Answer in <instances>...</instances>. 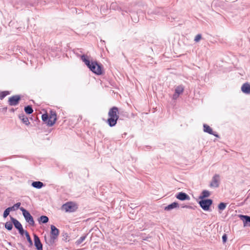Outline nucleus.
<instances>
[{"label": "nucleus", "mask_w": 250, "mask_h": 250, "mask_svg": "<svg viewBox=\"0 0 250 250\" xmlns=\"http://www.w3.org/2000/svg\"><path fill=\"white\" fill-rule=\"evenodd\" d=\"M184 87L183 85H180L176 87L175 88V94H181L183 92Z\"/></svg>", "instance_id": "6ab92c4d"}, {"label": "nucleus", "mask_w": 250, "mask_h": 250, "mask_svg": "<svg viewBox=\"0 0 250 250\" xmlns=\"http://www.w3.org/2000/svg\"><path fill=\"white\" fill-rule=\"evenodd\" d=\"M78 208L77 205L73 202H68L63 204L62 206V209L66 212H74Z\"/></svg>", "instance_id": "20e7f679"}, {"label": "nucleus", "mask_w": 250, "mask_h": 250, "mask_svg": "<svg viewBox=\"0 0 250 250\" xmlns=\"http://www.w3.org/2000/svg\"><path fill=\"white\" fill-rule=\"evenodd\" d=\"M19 231V232L21 234L23 235L24 233V230L22 228H21V229H18Z\"/></svg>", "instance_id": "2f4dec72"}, {"label": "nucleus", "mask_w": 250, "mask_h": 250, "mask_svg": "<svg viewBox=\"0 0 250 250\" xmlns=\"http://www.w3.org/2000/svg\"><path fill=\"white\" fill-rule=\"evenodd\" d=\"M86 238V235L81 236L78 240L76 242L77 245L81 244Z\"/></svg>", "instance_id": "4be33fe9"}, {"label": "nucleus", "mask_w": 250, "mask_h": 250, "mask_svg": "<svg viewBox=\"0 0 250 250\" xmlns=\"http://www.w3.org/2000/svg\"><path fill=\"white\" fill-rule=\"evenodd\" d=\"M21 99L19 96L15 95L9 98L8 102L10 105H17Z\"/></svg>", "instance_id": "6e6552de"}, {"label": "nucleus", "mask_w": 250, "mask_h": 250, "mask_svg": "<svg viewBox=\"0 0 250 250\" xmlns=\"http://www.w3.org/2000/svg\"><path fill=\"white\" fill-rule=\"evenodd\" d=\"M179 206L178 203L173 202L171 204L168 205L165 208V210H170L172 209L179 208Z\"/></svg>", "instance_id": "2eb2a0df"}, {"label": "nucleus", "mask_w": 250, "mask_h": 250, "mask_svg": "<svg viewBox=\"0 0 250 250\" xmlns=\"http://www.w3.org/2000/svg\"><path fill=\"white\" fill-rule=\"evenodd\" d=\"M48 218L46 216L42 215L40 217L39 221L40 223H46L48 222Z\"/></svg>", "instance_id": "aec40b11"}, {"label": "nucleus", "mask_w": 250, "mask_h": 250, "mask_svg": "<svg viewBox=\"0 0 250 250\" xmlns=\"http://www.w3.org/2000/svg\"><path fill=\"white\" fill-rule=\"evenodd\" d=\"M119 109L116 106H114L109 110L107 122L110 126L112 127L116 125L119 118Z\"/></svg>", "instance_id": "f03ea898"}, {"label": "nucleus", "mask_w": 250, "mask_h": 250, "mask_svg": "<svg viewBox=\"0 0 250 250\" xmlns=\"http://www.w3.org/2000/svg\"><path fill=\"white\" fill-rule=\"evenodd\" d=\"M240 218L243 221L244 226H250V216L241 215Z\"/></svg>", "instance_id": "ddd939ff"}, {"label": "nucleus", "mask_w": 250, "mask_h": 250, "mask_svg": "<svg viewBox=\"0 0 250 250\" xmlns=\"http://www.w3.org/2000/svg\"><path fill=\"white\" fill-rule=\"evenodd\" d=\"M219 176L218 175H215L212 180L210 184L211 187L217 188L219 186Z\"/></svg>", "instance_id": "9b49d317"}, {"label": "nucleus", "mask_w": 250, "mask_h": 250, "mask_svg": "<svg viewBox=\"0 0 250 250\" xmlns=\"http://www.w3.org/2000/svg\"><path fill=\"white\" fill-rule=\"evenodd\" d=\"M19 118L26 125H28L30 124L28 118L24 115L21 114L19 115Z\"/></svg>", "instance_id": "f3484780"}, {"label": "nucleus", "mask_w": 250, "mask_h": 250, "mask_svg": "<svg viewBox=\"0 0 250 250\" xmlns=\"http://www.w3.org/2000/svg\"><path fill=\"white\" fill-rule=\"evenodd\" d=\"M242 91L246 94H250V84L248 83H244L241 86Z\"/></svg>", "instance_id": "f8f14e48"}, {"label": "nucleus", "mask_w": 250, "mask_h": 250, "mask_svg": "<svg viewBox=\"0 0 250 250\" xmlns=\"http://www.w3.org/2000/svg\"><path fill=\"white\" fill-rule=\"evenodd\" d=\"M6 94H4V95H2L0 97V98L1 99H2L5 96H6Z\"/></svg>", "instance_id": "72a5a7b5"}, {"label": "nucleus", "mask_w": 250, "mask_h": 250, "mask_svg": "<svg viewBox=\"0 0 250 250\" xmlns=\"http://www.w3.org/2000/svg\"><path fill=\"white\" fill-rule=\"evenodd\" d=\"M210 195V193L208 190H204L202 193V196L200 197L201 198H204L208 197Z\"/></svg>", "instance_id": "5701e85b"}, {"label": "nucleus", "mask_w": 250, "mask_h": 250, "mask_svg": "<svg viewBox=\"0 0 250 250\" xmlns=\"http://www.w3.org/2000/svg\"><path fill=\"white\" fill-rule=\"evenodd\" d=\"M21 205V203L19 202L15 204L12 207H9L10 208H11L12 210H14L15 209H18Z\"/></svg>", "instance_id": "cd10ccee"}, {"label": "nucleus", "mask_w": 250, "mask_h": 250, "mask_svg": "<svg viewBox=\"0 0 250 250\" xmlns=\"http://www.w3.org/2000/svg\"><path fill=\"white\" fill-rule=\"evenodd\" d=\"M24 111L28 114H30L33 112L32 107L30 105L25 107Z\"/></svg>", "instance_id": "412c9836"}, {"label": "nucleus", "mask_w": 250, "mask_h": 250, "mask_svg": "<svg viewBox=\"0 0 250 250\" xmlns=\"http://www.w3.org/2000/svg\"><path fill=\"white\" fill-rule=\"evenodd\" d=\"M176 198L178 199L181 200V201H184V200H189L190 199L189 196L184 192H179L176 195Z\"/></svg>", "instance_id": "1a4fd4ad"}, {"label": "nucleus", "mask_w": 250, "mask_h": 250, "mask_svg": "<svg viewBox=\"0 0 250 250\" xmlns=\"http://www.w3.org/2000/svg\"><path fill=\"white\" fill-rule=\"evenodd\" d=\"M202 39V35L200 34H197L194 38V42H198L200 41V40Z\"/></svg>", "instance_id": "c85d7f7f"}, {"label": "nucleus", "mask_w": 250, "mask_h": 250, "mask_svg": "<svg viewBox=\"0 0 250 250\" xmlns=\"http://www.w3.org/2000/svg\"><path fill=\"white\" fill-rule=\"evenodd\" d=\"M32 186L35 188H40L43 187V184L40 181H36L32 183Z\"/></svg>", "instance_id": "a211bd4d"}, {"label": "nucleus", "mask_w": 250, "mask_h": 250, "mask_svg": "<svg viewBox=\"0 0 250 250\" xmlns=\"http://www.w3.org/2000/svg\"><path fill=\"white\" fill-rule=\"evenodd\" d=\"M5 227L8 230H10L13 228L12 224L10 222H6L5 224Z\"/></svg>", "instance_id": "a878e982"}, {"label": "nucleus", "mask_w": 250, "mask_h": 250, "mask_svg": "<svg viewBox=\"0 0 250 250\" xmlns=\"http://www.w3.org/2000/svg\"><path fill=\"white\" fill-rule=\"evenodd\" d=\"M0 94H9V93L8 91H2V92H0Z\"/></svg>", "instance_id": "473e14b6"}, {"label": "nucleus", "mask_w": 250, "mask_h": 250, "mask_svg": "<svg viewBox=\"0 0 250 250\" xmlns=\"http://www.w3.org/2000/svg\"><path fill=\"white\" fill-rule=\"evenodd\" d=\"M204 131L206 132H207L210 134L213 135L215 136L218 137V135L215 134L213 131L212 128L208 125H204Z\"/></svg>", "instance_id": "4468645a"}, {"label": "nucleus", "mask_w": 250, "mask_h": 250, "mask_svg": "<svg viewBox=\"0 0 250 250\" xmlns=\"http://www.w3.org/2000/svg\"><path fill=\"white\" fill-rule=\"evenodd\" d=\"M81 59L94 73L97 75L102 74V67L96 62H90L88 57L84 55L81 56Z\"/></svg>", "instance_id": "f257e3e1"}, {"label": "nucleus", "mask_w": 250, "mask_h": 250, "mask_svg": "<svg viewBox=\"0 0 250 250\" xmlns=\"http://www.w3.org/2000/svg\"><path fill=\"white\" fill-rule=\"evenodd\" d=\"M51 235L44 236V240L47 244L52 245L55 242L59 234V230L54 226H51Z\"/></svg>", "instance_id": "7ed1b4c3"}, {"label": "nucleus", "mask_w": 250, "mask_h": 250, "mask_svg": "<svg viewBox=\"0 0 250 250\" xmlns=\"http://www.w3.org/2000/svg\"><path fill=\"white\" fill-rule=\"evenodd\" d=\"M34 244H35V246L36 247V249L38 250H42V245L41 242V241H40L39 237L37 235L34 234Z\"/></svg>", "instance_id": "9d476101"}, {"label": "nucleus", "mask_w": 250, "mask_h": 250, "mask_svg": "<svg viewBox=\"0 0 250 250\" xmlns=\"http://www.w3.org/2000/svg\"><path fill=\"white\" fill-rule=\"evenodd\" d=\"M57 120V114L55 111H50L49 118L46 124L49 126H52L56 122Z\"/></svg>", "instance_id": "423d86ee"}, {"label": "nucleus", "mask_w": 250, "mask_h": 250, "mask_svg": "<svg viewBox=\"0 0 250 250\" xmlns=\"http://www.w3.org/2000/svg\"><path fill=\"white\" fill-rule=\"evenodd\" d=\"M25 236L27 239V241H28V242L30 243V245H32V240L30 238V236L28 233V232L26 231H25Z\"/></svg>", "instance_id": "393cba45"}, {"label": "nucleus", "mask_w": 250, "mask_h": 250, "mask_svg": "<svg viewBox=\"0 0 250 250\" xmlns=\"http://www.w3.org/2000/svg\"><path fill=\"white\" fill-rule=\"evenodd\" d=\"M11 210V208H6L4 211L3 215V217L6 218L7 216L9 215L10 211Z\"/></svg>", "instance_id": "b1692460"}, {"label": "nucleus", "mask_w": 250, "mask_h": 250, "mask_svg": "<svg viewBox=\"0 0 250 250\" xmlns=\"http://www.w3.org/2000/svg\"><path fill=\"white\" fill-rule=\"evenodd\" d=\"M212 201L211 199L202 200L199 202V204L202 208L205 210L209 209V207L212 204Z\"/></svg>", "instance_id": "0eeeda50"}, {"label": "nucleus", "mask_w": 250, "mask_h": 250, "mask_svg": "<svg viewBox=\"0 0 250 250\" xmlns=\"http://www.w3.org/2000/svg\"><path fill=\"white\" fill-rule=\"evenodd\" d=\"M222 240L224 243H225L227 240V235L226 234H224L222 236Z\"/></svg>", "instance_id": "7c9ffc66"}, {"label": "nucleus", "mask_w": 250, "mask_h": 250, "mask_svg": "<svg viewBox=\"0 0 250 250\" xmlns=\"http://www.w3.org/2000/svg\"><path fill=\"white\" fill-rule=\"evenodd\" d=\"M49 116L47 114H43L42 116V119L43 121L46 122H47L48 120Z\"/></svg>", "instance_id": "bb28decb"}, {"label": "nucleus", "mask_w": 250, "mask_h": 250, "mask_svg": "<svg viewBox=\"0 0 250 250\" xmlns=\"http://www.w3.org/2000/svg\"><path fill=\"white\" fill-rule=\"evenodd\" d=\"M226 207V204L224 203H221L218 205V208L220 210H224Z\"/></svg>", "instance_id": "c756f323"}, {"label": "nucleus", "mask_w": 250, "mask_h": 250, "mask_svg": "<svg viewBox=\"0 0 250 250\" xmlns=\"http://www.w3.org/2000/svg\"><path fill=\"white\" fill-rule=\"evenodd\" d=\"M12 221L15 226V227L17 229H21V228H22L21 224L20 223V222H19L16 219H14L13 218H11Z\"/></svg>", "instance_id": "dca6fc26"}, {"label": "nucleus", "mask_w": 250, "mask_h": 250, "mask_svg": "<svg viewBox=\"0 0 250 250\" xmlns=\"http://www.w3.org/2000/svg\"><path fill=\"white\" fill-rule=\"evenodd\" d=\"M20 209L22 211L23 215L26 221L31 226H34L35 222L33 217L30 213L23 208H21Z\"/></svg>", "instance_id": "39448f33"}]
</instances>
